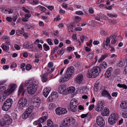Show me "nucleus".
<instances>
[{"label":"nucleus","mask_w":127,"mask_h":127,"mask_svg":"<svg viewBox=\"0 0 127 127\" xmlns=\"http://www.w3.org/2000/svg\"><path fill=\"white\" fill-rule=\"evenodd\" d=\"M55 111L56 113L59 115L64 114L67 112V110L65 108L61 107L57 108Z\"/></svg>","instance_id":"obj_12"},{"label":"nucleus","mask_w":127,"mask_h":127,"mask_svg":"<svg viewBox=\"0 0 127 127\" xmlns=\"http://www.w3.org/2000/svg\"><path fill=\"white\" fill-rule=\"evenodd\" d=\"M101 67L102 68H106L107 66V64L106 62H103L100 65Z\"/></svg>","instance_id":"obj_36"},{"label":"nucleus","mask_w":127,"mask_h":127,"mask_svg":"<svg viewBox=\"0 0 127 127\" xmlns=\"http://www.w3.org/2000/svg\"><path fill=\"white\" fill-rule=\"evenodd\" d=\"M87 38V37L83 35H81L80 37V39L82 43H83L84 40H86Z\"/></svg>","instance_id":"obj_39"},{"label":"nucleus","mask_w":127,"mask_h":127,"mask_svg":"<svg viewBox=\"0 0 127 127\" xmlns=\"http://www.w3.org/2000/svg\"><path fill=\"white\" fill-rule=\"evenodd\" d=\"M47 125L49 127H53V123L52 121L49 120L47 121Z\"/></svg>","instance_id":"obj_32"},{"label":"nucleus","mask_w":127,"mask_h":127,"mask_svg":"<svg viewBox=\"0 0 127 127\" xmlns=\"http://www.w3.org/2000/svg\"><path fill=\"white\" fill-rule=\"evenodd\" d=\"M83 77V75L82 74H80L78 75L75 80L76 83H79L81 82L82 81Z\"/></svg>","instance_id":"obj_18"},{"label":"nucleus","mask_w":127,"mask_h":127,"mask_svg":"<svg viewBox=\"0 0 127 127\" xmlns=\"http://www.w3.org/2000/svg\"><path fill=\"white\" fill-rule=\"evenodd\" d=\"M23 85L22 84L19 87L18 92L19 94H20L23 91Z\"/></svg>","instance_id":"obj_42"},{"label":"nucleus","mask_w":127,"mask_h":127,"mask_svg":"<svg viewBox=\"0 0 127 127\" xmlns=\"http://www.w3.org/2000/svg\"><path fill=\"white\" fill-rule=\"evenodd\" d=\"M33 101L41 103L40 99L37 97H35Z\"/></svg>","instance_id":"obj_45"},{"label":"nucleus","mask_w":127,"mask_h":127,"mask_svg":"<svg viewBox=\"0 0 127 127\" xmlns=\"http://www.w3.org/2000/svg\"><path fill=\"white\" fill-rule=\"evenodd\" d=\"M75 19H76V22H79L81 19V18L77 16H75Z\"/></svg>","instance_id":"obj_51"},{"label":"nucleus","mask_w":127,"mask_h":127,"mask_svg":"<svg viewBox=\"0 0 127 127\" xmlns=\"http://www.w3.org/2000/svg\"><path fill=\"white\" fill-rule=\"evenodd\" d=\"M55 97L53 95L52 96H49L47 98V100L48 101H51L54 99H55Z\"/></svg>","instance_id":"obj_48"},{"label":"nucleus","mask_w":127,"mask_h":127,"mask_svg":"<svg viewBox=\"0 0 127 127\" xmlns=\"http://www.w3.org/2000/svg\"><path fill=\"white\" fill-rule=\"evenodd\" d=\"M78 102L76 99H72L70 101L69 106L68 107L70 111L72 112H75L77 108Z\"/></svg>","instance_id":"obj_3"},{"label":"nucleus","mask_w":127,"mask_h":127,"mask_svg":"<svg viewBox=\"0 0 127 127\" xmlns=\"http://www.w3.org/2000/svg\"><path fill=\"white\" fill-rule=\"evenodd\" d=\"M3 119V121L5 122L6 125H10L12 122V119L11 117L7 114L5 115Z\"/></svg>","instance_id":"obj_11"},{"label":"nucleus","mask_w":127,"mask_h":127,"mask_svg":"<svg viewBox=\"0 0 127 127\" xmlns=\"http://www.w3.org/2000/svg\"><path fill=\"white\" fill-rule=\"evenodd\" d=\"M13 101L11 98L7 99L4 103L2 109L4 111H7L9 109L12 105Z\"/></svg>","instance_id":"obj_6"},{"label":"nucleus","mask_w":127,"mask_h":127,"mask_svg":"<svg viewBox=\"0 0 127 127\" xmlns=\"http://www.w3.org/2000/svg\"><path fill=\"white\" fill-rule=\"evenodd\" d=\"M64 49H63V48L61 50L58 51L57 52V54L58 55H62L64 52Z\"/></svg>","instance_id":"obj_33"},{"label":"nucleus","mask_w":127,"mask_h":127,"mask_svg":"<svg viewBox=\"0 0 127 127\" xmlns=\"http://www.w3.org/2000/svg\"><path fill=\"white\" fill-rule=\"evenodd\" d=\"M117 37V36L116 35L114 34V35H111L109 37V38L110 39H115L116 37Z\"/></svg>","instance_id":"obj_54"},{"label":"nucleus","mask_w":127,"mask_h":127,"mask_svg":"<svg viewBox=\"0 0 127 127\" xmlns=\"http://www.w3.org/2000/svg\"><path fill=\"white\" fill-rule=\"evenodd\" d=\"M101 95L102 96L107 97L109 99H111V97L109 92L106 90H104L102 91Z\"/></svg>","instance_id":"obj_14"},{"label":"nucleus","mask_w":127,"mask_h":127,"mask_svg":"<svg viewBox=\"0 0 127 127\" xmlns=\"http://www.w3.org/2000/svg\"><path fill=\"white\" fill-rule=\"evenodd\" d=\"M76 14L78 15H82L83 14V13L82 11H76Z\"/></svg>","instance_id":"obj_55"},{"label":"nucleus","mask_w":127,"mask_h":127,"mask_svg":"<svg viewBox=\"0 0 127 127\" xmlns=\"http://www.w3.org/2000/svg\"><path fill=\"white\" fill-rule=\"evenodd\" d=\"M75 122V120L72 118H67L63 120L60 127H70V123L72 124H74Z\"/></svg>","instance_id":"obj_5"},{"label":"nucleus","mask_w":127,"mask_h":127,"mask_svg":"<svg viewBox=\"0 0 127 127\" xmlns=\"http://www.w3.org/2000/svg\"><path fill=\"white\" fill-rule=\"evenodd\" d=\"M30 115L28 114L26 111H25L23 113L22 116V118L23 119H26Z\"/></svg>","instance_id":"obj_35"},{"label":"nucleus","mask_w":127,"mask_h":127,"mask_svg":"<svg viewBox=\"0 0 127 127\" xmlns=\"http://www.w3.org/2000/svg\"><path fill=\"white\" fill-rule=\"evenodd\" d=\"M22 9L23 11H24L25 12L27 13H29V11L27 9H26L25 7H22Z\"/></svg>","instance_id":"obj_57"},{"label":"nucleus","mask_w":127,"mask_h":127,"mask_svg":"<svg viewBox=\"0 0 127 127\" xmlns=\"http://www.w3.org/2000/svg\"><path fill=\"white\" fill-rule=\"evenodd\" d=\"M117 86L120 88H123L125 89L127 88V86L125 84H118Z\"/></svg>","instance_id":"obj_38"},{"label":"nucleus","mask_w":127,"mask_h":127,"mask_svg":"<svg viewBox=\"0 0 127 127\" xmlns=\"http://www.w3.org/2000/svg\"><path fill=\"white\" fill-rule=\"evenodd\" d=\"M5 124H6V123H5V121H3V119L2 121H0V125L1 126H3Z\"/></svg>","instance_id":"obj_59"},{"label":"nucleus","mask_w":127,"mask_h":127,"mask_svg":"<svg viewBox=\"0 0 127 127\" xmlns=\"http://www.w3.org/2000/svg\"><path fill=\"white\" fill-rule=\"evenodd\" d=\"M40 124V123L38 120L35 121L33 123V124L35 125H39Z\"/></svg>","instance_id":"obj_62"},{"label":"nucleus","mask_w":127,"mask_h":127,"mask_svg":"<svg viewBox=\"0 0 127 127\" xmlns=\"http://www.w3.org/2000/svg\"><path fill=\"white\" fill-rule=\"evenodd\" d=\"M47 116H42L41 118L39 119L38 121L40 123H43L45 121L47 118Z\"/></svg>","instance_id":"obj_26"},{"label":"nucleus","mask_w":127,"mask_h":127,"mask_svg":"<svg viewBox=\"0 0 127 127\" xmlns=\"http://www.w3.org/2000/svg\"><path fill=\"white\" fill-rule=\"evenodd\" d=\"M104 103L103 102L99 101L96 105L95 107V110L98 112H99L103 109Z\"/></svg>","instance_id":"obj_10"},{"label":"nucleus","mask_w":127,"mask_h":127,"mask_svg":"<svg viewBox=\"0 0 127 127\" xmlns=\"http://www.w3.org/2000/svg\"><path fill=\"white\" fill-rule=\"evenodd\" d=\"M75 90V88L73 87H71L68 88L67 89V91L68 93H72L74 92Z\"/></svg>","instance_id":"obj_27"},{"label":"nucleus","mask_w":127,"mask_h":127,"mask_svg":"<svg viewBox=\"0 0 127 127\" xmlns=\"http://www.w3.org/2000/svg\"><path fill=\"white\" fill-rule=\"evenodd\" d=\"M122 115L123 117L125 118H127V109L123 110Z\"/></svg>","instance_id":"obj_30"},{"label":"nucleus","mask_w":127,"mask_h":127,"mask_svg":"<svg viewBox=\"0 0 127 127\" xmlns=\"http://www.w3.org/2000/svg\"><path fill=\"white\" fill-rule=\"evenodd\" d=\"M14 120H16L17 118V115L16 113H13L11 114Z\"/></svg>","instance_id":"obj_43"},{"label":"nucleus","mask_w":127,"mask_h":127,"mask_svg":"<svg viewBox=\"0 0 127 127\" xmlns=\"http://www.w3.org/2000/svg\"><path fill=\"white\" fill-rule=\"evenodd\" d=\"M57 93L56 92H53L51 94V96H52L53 95L54 97H55V98L57 97Z\"/></svg>","instance_id":"obj_53"},{"label":"nucleus","mask_w":127,"mask_h":127,"mask_svg":"<svg viewBox=\"0 0 127 127\" xmlns=\"http://www.w3.org/2000/svg\"><path fill=\"white\" fill-rule=\"evenodd\" d=\"M43 46L44 49L45 51H47L49 50V47L47 44H44Z\"/></svg>","instance_id":"obj_44"},{"label":"nucleus","mask_w":127,"mask_h":127,"mask_svg":"<svg viewBox=\"0 0 127 127\" xmlns=\"http://www.w3.org/2000/svg\"><path fill=\"white\" fill-rule=\"evenodd\" d=\"M2 38L5 41L7 40H9L10 39L9 38L8 36H4L2 37Z\"/></svg>","instance_id":"obj_58"},{"label":"nucleus","mask_w":127,"mask_h":127,"mask_svg":"<svg viewBox=\"0 0 127 127\" xmlns=\"http://www.w3.org/2000/svg\"><path fill=\"white\" fill-rule=\"evenodd\" d=\"M2 48L3 51H6L9 50V47L6 45H3L2 46Z\"/></svg>","instance_id":"obj_37"},{"label":"nucleus","mask_w":127,"mask_h":127,"mask_svg":"<svg viewBox=\"0 0 127 127\" xmlns=\"http://www.w3.org/2000/svg\"><path fill=\"white\" fill-rule=\"evenodd\" d=\"M27 101L25 97L20 98L19 99L17 105L19 109H23V108L27 106Z\"/></svg>","instance_id":"obj_7"},{"label":"nucleus","mask_w":127,"mask_h":127,"mask_svg":"<svg viewBox=\"0 0 127 127\" xmlns=\"http://www.w3.org/2000/svg\"><path fill=\"white\" fill-rule=\"evenodd\" d=\"M96 122L97 125L100 127H103L105 125V122L103 118L100 116L96 118Z\"/></svg>","instance_id":"obj_8"},{"label":"nucleus","mask_w":127,"mask_h":127,"mask_svg":"<svg viewBox=\"0 0 127 127\" xmlns=\"http://www.w3.org/2000/svg\"><path fill=\"white\" fill-rule=\"evenodd\" d=\"M56 107V105L55 104L51 103L49 104L48 108L50 109L53 110Z\"/></svg>","instance_id":"obj_28"},{"label":"nucleus","mask_w":127,"mask_h":127,"mask_svg":"<svg viewBox=\"0 0 127 127\" xmlns=\"http://www.w3.org/2000/svg\"><path fill=\"white\" fill-rule=\"evenodd\" d=\"M17 87V85L15 84H10L7 89V94L9 95L12 93L16 89Z\"/></svg>","instance_id":"obj_13"},{"label":"nucleus","mask_w":127,"mask_h":127,"mask_svg":"<svg viewBox=\"0 0 127 127\" xmlns=\"http://www.w3.org/2000/svg\"><path fill=\"white\" fill-rule=\"evenodd\" d=\"M23 46L26 49H31L33 47L32 44L29 43L25 45H23Z\"/></svg>","instance_id":"obj_25"},{"label":"nucleus","mask_w":127,"mask_h":127,"mask_svg":"<svg viewBox=\"0 0 127 127\" xmlns=\"http://www.w3.org/2000/svg\"><path fill=\"white\" fill-rule=\"evenodd\" d=\"M110 39L109 38L106 39L105 44L107 47L109 45V44L110 42Z\"/></svg>","instance_id":"obj_52"},{"label":"nucleus","mask_w":127,"mask_h":127,"mask_svg":"<svg viewBox=\"0 0 127 127\" xmlns=\"http://www.w3.org/2000/svg\"><path fill=\"white\" fill-rule=\"evenodd\" d=\"M6 60L5 59L2 58L1 59V64H4Z\"/></svg>","instance_id":"obj_64"},{"label":"nucleus","mask_w":127,"mask_h":127,"mask_svg":"<svg viewBox=\"0 0 127 127\" xmlns=\"http://www.w3.org/2000/svg\"><path fill=\"white\" fill-rule=\"evenodd\" d=\"M117 115L115 114L111 115L108 119V122L110 125H113L116 123Z\"/></svg>","instance_id":"obj_9"},{"label":"nucleus","mask_w":127,"mask_h":127,"mask_svg":"<svg viewBox=\"0 0 127 127\" xmlns=\"http://www.w3.org/2000/svg\"><path fill=\"white\" fill-rule=\"evenodd\" d=\"M58 49V47L56 46L54 48L52 51L51 53V55L52 56L55 53V52Z\"/></svg>","instance_id":"obj_41"},{"label":"nucleus","mask_w":127,"mask_h":127,"mask_svg":"<svg viewBox=\"0 0 127 127\" xmlns=\"http://www.w3.org/2000/svg\"><path fill=\"white\" fill-rule=\"evenodd\" d=\"M94 107L95 105L94 104L91 105L89 108V110L90 111L92 110Z\"/></svg>","instance_id":"obj_63"},{"label":"nucleus","mask_w":127,"mask_h":127,"mask_svg":"<svg viewBox=\"0 0 127 127\" xmlns=\"http://www.w3.org/2000/svg\"><path fill=\"white\" fill-rule=\"evenodd\" d=\"M54 70V68H49L48 69H47V72L46 73H47L48 74L49 73H51Z\"/></svg>","instance_id":"obj_47"},{"label":"nucleus","mask_w":127,"mask_h":127,"mask_svg":"<svg viewBox=\"0 0 127 127\" xmlns=\"http://www.w3.org/2000/svg\"><path fill=\"white\" fill-rule=\"evenodd\" d=\"M51 90V88L50 87H46L44 89L43 94L45 97H47Z\"/></svg>","instance_id":"obj_17"},{"label":"nucleus","mask_w":127,"mask_h":127,"mask_svg":"<svg viewBox=\"0 0 127 127\" xmlns=\"http://www.w3.org/2000/svg\"><path fill=\"white\" fill-rule=\"evenodd\" d=\"M48 74L47 73H44L42 74L41 76V80L42 82H45L47 81V77Z\"/></svg>","instance_id":"obj_21"},{"label":"nucleus","mask_w":127,"mask_h":127,"mask_svg":"<svg viewBox=\"0 0 127 127\" xmlns=\"http://www.w3.org/2000/svg\"><path fill=\"white\" fill-rule=\"evenodd\" d=\"M38 84L35 82H33L30 84L27 87V90L28 93L31 95L34 94L37 90Z\"/></svg>","instance_id":"obj_4"},{"label":"nucleus","mask_w":127,"mask_h":127,"mask_svg":"<svg viewBox=\"0 0 127 127\" xmlns=\"http://www.w3.org/2000/svg\"><path fill=\"white\" fill-rule=\"evenodd\" d=\"M32 65L30 64H27L26 66V70H29L32 68Z\"/></svg>","instance_id":"obj_46"},{"label":"nucleus","mask_w":127,"mask_h":127,"mask_svg":"<svg viewBox=\"0 0 127 127\" xmlns=\"http://www.w3.org/2000/svg\"><path fill=\"white\" fill-rule=\"evenodd\" d=\"M108 56V54H106L102 56L98 60V62H100L106 58Z\"/></svg>","instance_id":"obj_31"},{"label":"nucleus","mask_w":127,"mask_h":127,"mask_svg":"<svg viewBox=\"0 0 127 127\" xmlns=\"http://www.w3.org/2000/svg\"><path fill=\"white\" fill-rule=\"evenodd\" d=\"M66 88L64 85L60 86L59 88L58 92L60 94L63 93L65 90Z\"/></svg>","instance_id":"obj_19"},{"label":"nucleus","mask_w":127,"mask_h":127,"mask_svg":"<svg viewBox=\"0 0 127 127\" xmlns=\"http://www.w3.org/2000/svg\"><path fill=\"white\" fill-rule=\"evenodd\" d=\"M41 103L36 102H35L33 101V103H32V105L34 107H36L37 108H38L40 105V104Z\"/></svg>","instance_id":"obj_29"},{"label":"nucleus","mask_w":127,"mask_h":127,"mask_svg":"<svg viewBox=\"0 0 127 127\" xmlns=\"http://www.w3.org/2000/svg\"><path fill=\"white\" fill-rule=\"evenodd\" d=\"M53 65V63L52 62H50L48 64V66L49 68H51Z\"/></svg>","instance_id":"obj_50"},{"label":"nucleus","mask_w":127,"mask_h":127,"mask_svg":"<svg viewBox=\"0 0 127 127\" xmlns=\"http://www.w3.org/2000/svg\"><path fill=\"white\" fill-rule=\"evenodd\" d=\"M6 88L4 86H1L0 87V93L1 94H4L7 92V90H5Z\"/></svg>","instance_id":"obj_22"},{"label":"nucleus","mask_w":127,"mask_h":127,"mask_svg":"<svg viewBox=\"0 0 127 127\" xmlns=\"http://www.w3.org/2000/svg\"><path fill=\"white\" fill-rule=\"evenodd\" d=\"M16 66L17 65L16 63H13L10 66V68H13L16 67Z\"/></svg>","instance_id":"obj_60"},{"label":"nucleus","mask_w":127,"mask_h":127,"mask_svg":"<svg viewBox=\"0 0 127 127\" xmlns=\"http://www.w3.org/2000/svg\"><path fill=\"white\" fill-rule=\"evenodd\" d=\"M34 107L32 105L29 106L26 110V111L30 115L34 109Z\"/></svg>","instance_id":"obj_23"},{"label":"nucleus","mask_w":127,"mask_h":127,"mask_svg":"<svg viewBox=\"0 0 127 127\" xmlns=\"http://www.w3.org/2000/svg\"><path fill=\"white\" fill-rule=\"evenodd\" d=\"M125 64V62L123 61H120L118 62V65L120 67L124 66Z\"/></svg>","instance_id":"obj_34"},{"label":"nucleus","mask_w":127,"mask_h":127,"mask_svg":"<svg viewBox=\"0 0 127 127\" xmlns=\"http://www.w3.org/2000/svg\"><path fill=\"white\" fill-rule=\"evenodd\" d=\"M47 41L48 44L50 45H52L53 44L51 41V39L50 38H48L47 39Z\"/></svg>","instance_id":"obj_49"},{"label":"nucleus","mask_w":127,"mask_h":127,"mask_svg":"<svg viewBox=\"0 0 127 127\" xmlns=\"http://www.w3.org/2000/svg\"><path fill=\"white\" fill-rule=\"evenodd\" d=\"M93 56L94 54L93 53H90L88 55L87 58L88 59H91L93 58Z\"/></svg>","instance_id":"obj_40"},{"label":"nucleus","mask_w":127,"mask_h":127,"mask_svg":"<svg viewBox=\"0 0 127 127\" xmlns=\"http://www.w3.org/2000/svg\"><path fill=\"white\" fill-rule=\"evenodd\" d=\"M8 95L7 93H4V94H1L0 96V101L1 102L3 101Z\"/></svg>","instance_id":"obj_24"},{"label":"nucleus","mask_w":127,"mask_h":127,"mask_svg":"<svg viewBox=\"0 0 127 127\" xmlns=\"http://www.w3.org/2000/svg\"><path fill=\"white\" fill-rule=\"evenodd\" d=\"M100 71L101 69L99 66H94L89 71L87 76L89 78L96 77L99 74Z\"/></svg>","instance_id":"obj_2"},{"label":"nucleus","mask_w":127,"mask_h":127,"mask_svg":"<svg viewBox=\"0 0 127 127\" xmlns=\"http://www.w3.org/2000/svg\"><path fill=\"white\" fill-rule=\"evenodd\" d=\"M74 68L72 66L68 67L66 71L64 77L61 78L60 79L59 82L63 83L68 81L71 77L72 75L74 73Z\"/></svg>","instance_id":"obj_1"},{"label":"nucleus","mask_w":127,"mask_h":127,"mask_svg":"<svg viewBox=\"0 0 127 127\" xmlns=\"http://www.w3.org/2000/svg\"><path fill=\"white\" fill-rule=\"evenodd\" d=\"M14 47L15 49L17 50H19L20 49V47L18 45L15 44L14 45Z\"/></svg>","instance_id":"obj_56"},{"label":"nucleus","mask_w":127,"mask_h":127,"mask_svg":"<svg viewBox=\"0 0 127 127\" xmlns=\"http://www.w3.org/2000/svg\"><path fill=\"white\" fill-rule=\"evenodd\" d=\"M109 110L108 108H105L101 113V115L103 116H107L109 115Z\"/></svg>","instance_id":"obj_16"},{"label":"nucleus","mask_w":127,"mask_h":127,"mask_svg":"<svg viewBox=\"0 0 127 127\" xmlns=\"http://www.w3.org/2000/svg\"><path fill=\"white\" fill-rule=\"evenodd\" d=\"M120 106L121 109H126L127 108V101H123L120 104Z\"/></svg>","instance_id":"obj_20"},{"label":"nucleus","mask_w":127,"mask_h":127,"mask_svg":"<svg viewBox=\"0 0 127 127\" xmlns=\"http://www.w3.org/2000/svg\"><path fill=\"white\" fill-rule=\"evenodd\" d=\"M25 18L27 19H28L30 17L31 15L30 14H26L25 15Z\"/></svg>","instance_id":"obj_61"},{"label":"nucleus","mask_w":127,"mask_h":127,"mask_svg":"<svg viewBox=\"0 0 127 127\" xmlns=\"http://www.w3.org/2000/svg\"><path fill=\"white\" fill-rule=\"evenodd\" d=\"M113 71V69L111 67L108 68L106 70L105 74V77L107 78L109 77L110 76Z\"/></svg>","instance_id":"obj_15"}]
</instances>
